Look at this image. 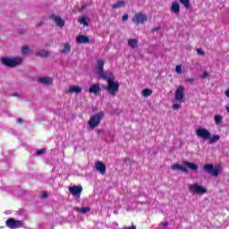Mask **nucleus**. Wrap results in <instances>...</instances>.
I'll return each instance as SVG.
<instances>
[{
    "label": "nucleus",
    "instance_id": "obj_1",
    "mask_svg": "<svg viewBox=\"0 0 229 229\" xmlns=\"http://www.w3.org/2000/svg\"><path fill=\"white\" fill-rule=\"evenodd\" d=\"M105 90L109 96H116L119 92V81H115V76L114 73H109V79L107 80V85L104 87Z\"/></svg>",
    "mask_w": 229,
    "mask_h": 229
},
{
    "label": "nucleus",
    "instance_id": "obj_2",
    "mask_svg": "<svg viewBox=\"0 0 229 229\" xmlns=\"http://www.w3.org/2000/svg\"><path fill=\"white\" fill-rule=\"evenodd\" d=\"M1 62L5 67H9L10 69H13V67H18L23 62L22 57H1Z\"/></svg>",
    "mask_w": 229,
    "mask_h": 229
},
{
    "label": "nucleus",
    "instance_id": "obj_3",
    "mask_svg": "<svg viewBox=\"0 0 229 229\" xmlns=\"http://www.w3.org/2000/svg\"><path fill=\"white\" fill-rule=\"evenodd\" d=\"M103 117H105V113L103 111L91 115L88 122L89 127L91 130H94V128H98V126L101 124V121H103Z\"/></svg>",
    "mask_w": 229,
    "mask_h": 229
},
{
    "label": "nucleus",
    "instance_id": "obj_4",
    "mask_svg": "<svg viewBox=\"0 0 229 229\" xmlns=\"http://www.w3.org/2000/svg\"><path fill=\"white\" fill-rule=\"evenodd\" d=\"M203 170L205 171V173H208V174L217 178V176H219V173L221 172V166L214 167V165L212 164H206L203 166Z\"/></svg>",
    "mask_w": 229,
    "mask_h": 229
},
{
    "label": "nucleus",
    "instance_id": "obj_5",
    "mask_svg": "<svg viewBox=\"0 0 229 229\" xmlns=\"http://www.w3.org/2000/svg\"><path fill=\"white\" fill-rule=\"evenodd\" d=\"M5 225L7 228L15 229V228H22L24 226V223L22 220H15L14 218H9L5 221Z\"/></svg>",
    "mask_w": 229,
    "mask_h": 229
},
{
    "label": "nucleus",
    "instance_id": "obj_6",
    "mask_svg": "<svg viewBox=\"0 0 229 229\" xmlns=\"http://www.w3.org/2000/svg\"><path fill=\"white\" fill-rule=\"evenodd\" d=\"M185 88L183 86H179L175 90L174 99L177 103H183L185 101Z\"/></svg>",
    "mask_w": 229,
    "mask_h": 229
},
{
    "label": "nucleus",
    "instance_id": "obj_7",
    "mask_svg": "<svg viewBox=\"0 0 229 229\" xmlns=\"http://www.w3.org/2000/svg\"><path fill=\"white\" fill-rule=\"evenodd\" d=\"M189 190L191 192H193L195 194H207V188L199 185V184H190Z\"/></svg>",
    "mask_w": 229,
    "mask_h": 229
},
{
    "label": "nucleus",
    "instance_id": "obj_8",
    "mask_svg": "<svg viewBox=\"0 0 229 229\" xmlns=\"http://www.w3.org/2000/svg\"><path fill=\"white\" fill-rule=\"evenodd\" d=\"M132 22L134 24H144L145 22H148V15L142 13H135L132 18Z\"/></svg>",
    "mask_w": 229,
    "mask_h": 229
},
{
    "label": "nucleus",
    "instance_id": "obj_9",
    "mask_svg": "<svg viewBox=\"0 0 229 229\" xmlns=\"http://www.w3.org/2000/svg\"><path fill=\"white\" fill-rule=\"evenodd\" d=\"M197 137L199 139H204V140H208L210 139V131L205 128H199L196 130Z\"/></svg>",
    "mask_w": 229,
    "mask_h": 229
},
{
    "label": "nucleus",
    "instance_id": "obj_10",
    "mask_svg": "<svg viewBox=\"0 0 229 229\" xmlns=\"http://www.w3.org/2000/svg\"><path fill=\"white\" fill-rule=\"evenodd\" d=\"M50 19L55 22V24L59 27V28H64V26H65V21H64V19H62L60 16H57L56 14L53 13L50 15Z\"/></svg>",
    "mask_w": 229,
    "mask_h": 229
},
{
    "label": "nucleus",
    "instance_id": "obj_11",
    "mask_svg": "<svg viewBox=\"0 0 229 229\" xmlns=\"http://www.w3.org/2000/svg\"><path fill=\"white\" fill-rule=\"evenodd\" d=\"M89 93L98 96V94L101 93V85L99 83L91 84L89 89Z\"/></svg>",
    "mask_w": 229,
    "mask_h": 229
},
{
    "label": "nucleus",
    "instance_id": "obj_12",
    "mask_svg": "<svg viewBox=\"0 0 229 229\" xmlns=\"http://www.w3.org/2000/svg\"><path fill=\"white\" fill-rule=\"evenodd\" d=\"M95 169L100 173V174L104 175L106 173V165L101 161H97L95 163Z\"/></svg>",
    "mask_w": 229,
    "mask_h": 229
},
{
    "label": "nucleus",
    "instance_id": "obj_13",
    "mask_svg": "<svg viewBox=\"0 0 229 229\" xmlns=\"http://www.w3.org/2000/svg\"><path fill=\"white\" fill-rule=\"evenodd\" d=\"M69 191L72 193V195L78 196L80 198V196H81V192L83 191V187H81V186H72V187L69 188Z\"/></svg>",
    "mask_w": 229,
    "mask_h": 229
},
{
    "label": "nucleus",
    "instance_id": "obj_14",
    "mask_svg": "<svg viewBox=\"0 0 229 229\" xmlns=\"http://www.w3.org/2000/svg\"><path fill=\"white\" fill-rule=\"evenodd\" d=\"M110 73L112 74V72H105V70H102L101 72H98V78L100 80H104L105 81H108L110 80Z\"/></svg>",
    "mask_w": 229,
    "mask_h": 229
},
{
    "label": "nucleus",
    "instance_id": "obj_15",
    "mask_svg": "<svg viewBox=\"0 0 229 229\" xmlns=\"http://www.w3.org/2000/svg\"><path fill=\"white\" fill-rule=\"evenodd\" d=\"M77 44H89L90 43V38L85 35H79L77 37Z\"/></svg>",
    "mask_w": 229,
    "mask_h": 229
},
{
    "label": "nucleus",
    "instance_id": "obj_16",
    "mask_svg": "<svg viewBox=\"0 0 229 229\" xmlns=\"http://www.w3.org/2000/svg\"><path fill=\"white\" fill-rule=\"evenodd\" d=\"M38 81L42 85H53V78L51 77H40Z\"/></svg>",
    "mask_w": 229,
    "mask_h": 229
},
{
    "label": "nucleus",
    "instance_id": "obj_17",
    "mask_svg": "<svg viewBox=\"0 0 229 229\" xmlns=\"http://www.w3.org/2000/svg\"><path fill=\"white\" fill-rule=\"evenodd\" d=\"M81 90H82L81 87L72 85V86H70L68 92L69 94H81Z\"/></svg>",
    "mask_w": 229,
    "mask_h": 229
},
{
    "label": "nucleus",
    "instance_id": "obj_18",
    "mask_svg": "<svg viewBox=\"0 0 229 229\" xmlns=\"http://www.w3.org/2000/svg\"><path fill=\"white\" fill-rule=\"evenodd\" d=\"M182 164L183 165H187V167H189V169H191V171H198L199 169L198 165L192 162L183 161Z\"/></svg>",
    "mask_w": 229,
    "mask_h": 229
},
{
    "label": "nucleus",
    "instance_id": "obj_19",
    "mask_svg": "<svg viewBox=\"0 0 229 229\" xmlns=\"http://www.w3.org/2000/svg\"><path fill=\"white\" fill-rule=\"evenodd\" d=\"M97 69H98V72H101V71H105V60H103V59L98 60Z\"/></svg>",
    "mask_w": 229,
    "mask_h": 229
},
{
    "label": "nucleus",
    "instance_id": "obj_20",
    "mask_svg": "<svg viewBox=\"0 0 229 229\" xmlns=\"http://www.w3.org/2000/svg\"><path fill=\"white\" fill-rule=\"evenodd\" d=\"M173 171H182V173H187V168L185 166L180 165L178 164H174L172 165Z\"/></svg>",
    "mask_w": 229,
    "mask_h": 229
},
{
    "label": "nucleus",
    "instance_id": "obj_21",
    "mask_svg": "<svg viewBox=\"0 0 229 229\" xmlns=\"http://www.w3.org/2000/svg\"><path fill=\"white\" fill-rule=\"evenodd\" d=\"M50 53L47 50H41L38 52H36V56H40L41 58H47L49 56Z\"/></svg>",
    "mask_w": 229,
    "mask_h": 229
},
{
    "label": "nucleus",
    "instance_id": "obj_22",
    "mask_svg": "<svg viewBox=\"0 0 229 229\" xmlns=\"http://www.w3.org/2000/svg\"><path fill=\"white\" fill-rule=\"evenodd\" d=\"M172 13L176 14L180 13V4H178V2L172 4Z\"/></svg>",
    "mask_w": 229,
    "mask_h": 229
},
{
    "label": "nucleus",
    "instance_id": "obj_23",
    "mask_svg": "<svg viewBox=\"0 0 229 229\" xmlns=\"http://www.w3.org/2000/svg\"><path fill=\"white\" fill-rule=\"evenodd\" d=\"M128 44L131 47V49H135V47L139 46V39L130 38L128 39Z\"/></svg>",
    "mask_w": 229,
    "mask_h": 229
},
{
    "label": "nucleus",
    "instance_id": "obj_24",
    "mask_svg": "<svg viewBox=\"0 0 229 229\" xmlns=\"http://www.w3.org/2000/svg\"><path fill=\"white\" fill-rule=\"evenodd\" d=\"M221 139V137L217 134L213 135L210 134V138L208 139V140H209L210 144H216V142H217L219 140Z\"/></svg>",
    "mask_w": 229,
    "mask_h": 229
},
{
    "label": "nucleus",
    "instance_id": "obj_25",
    "mask_svg": "<svg viewBox=\"0 0 229 229\" xmlns=\"http://www.w3.org/2000/svg\"><path fill=\"white\" fill-rule=\"evenodd\" d=\"M126 4V2L122 0V1H118L115 4H113L112 7L114 8V10H117V8H122V6H124Z\"/></svg>",
    "mask_w": 229,
    "mask_h": 229
},
{
    "label": "nucleus",
    "instance_id": "obj_26",
    "mask_svg": "<svg viewBox=\"0 0 229 229\" xmlns=\"http://www.w3.org/2000/svg\"><path fill=\"white\" fill-rule=\"evenodd\" d=\"M61 53H63V55H67L68 53H71V44L65 43L64 49L61 50Z\"/></svg>",
    "mask_w": 229,
    "mask_h": 229
},
{
    "label": "nucleus",
    "instance_id": "obj_27",
    "mask_svg": "<svg viewBox=\"0 0 229 229\" xmlns=\"http://www.w3.org/2000/svg\"><path fill=\"white\" fill-rule=\"evenodd\" d=\"M151 94H153V90H151L150 89H144L142 90V96H144V98H149Z\"/></svg>",
    "mask_w": 229,
    "mask_h": 229
},
{
    "label": "nucleus",
    "instance_id": "obj_28",
    "mask_svg": "<svg viewBox=\"0 0 229 229\" xmlns=\"http://www.w3.org/2000/svg\"><path fill=\"white\" fill-rule=\"evenodd\" d=\"M180 3L187 10H189V8H191V0H180Z\"/></svg>",
    "mask_w": 229,
    "mask_h": 229
},
{
    "label": "nucleus",
    "instance_id": "obj_29",
    "mask_svg": "<svg viewBox=\"0 0 229 229\" xmlns=\"http://www.w3.org/2000/svg\"><path fill=\"white\" fill-rule=\"evenodd\" d=\"M76 210L81 214H87V212H90V208H77Z\"/></svg>",
    "mask_w": 229,
    "mask_h": 229
},
{
    "label": "nucleus",
    "instance_id": "obj_30",
    "mask_svg": "<svg viewBox=\"0 0 229 229\" xmlns=\"http://www.w3.org/2000/svg\"><path fill=\"white\" fill-rule=\"evenodd\" d=\"M80 24H83L84 26H89V18L83 16L79 20Z\"/></svg>",
    "mask_w": 229,
    "mask_h": 229
},
{
    "label": "nucleus",
    "instance_id": "obj_31",
    "mask_svg": "<svg viewBox=\"0 0 229 229\" xmlns=\"http://www.w3.org/2000/svg\"><path fill=\"white\" fill-rule=\"evenodd\" d=\"M215 123H216V124H221V123H223V116L216 114L215 115Z\"/></svg>",
    "mask_w": 229,
    "mask_h": 229
},
{
    "label": "nucleus",
    "instance_id": "obj_32",
    "mask_svg": "<svg viewBox=\"0 0 229 229\" xmlns=\"http://www.w3.org/2000/svg\"><path fill=\"white\" fill-rule=\"evenodd\" d=\"M30 47L28 46H23L21 48V54L22 55H30Z\"/></svg>",
    "mask_w": 229,
    "mask_h": 229
},
{
    "label": "nucleus",
    "instance_id": "obj_33",
    "mask_svg": "<svg viewBox=\"0 0 229 229\" xmlns=\"http://www.w3.org/2000/svg\"><path fill=\"white\" fill-rule=\"evenodd\" d=\"M182 108V103H175L173 105V110H180Z\"/></svg>",
    "mask_w": 229,
    "mask_h": 229
},
{
    "label": "nucleus",
    "instance_id": "obj_34",
    "mask_svg": "<svg viewBox=\"0 0 229 229\" xmlns=\"http://www.w3.org/2000/svg\"><path fill=\"white\" fill-rule=\"evenodd\" d=\"M175 72H177V74H182V72L181 64L175 66Z\"/></svg>",
    "mask_w": 229,
    "mask_h": 229
},
{
    "label": "nucleus",
    "instance_id": "obj_35",
    "mask_svg": "<svg viewBox=\"0 0 229 229\" xmlns=\"http://www.w3.org/2000/svg\"><path fill=\"white\" fill-rule=\"evenodd\" d=\"M209 76H210V74L208 72H203L200 78H201V80H205V78H208Z\"/></svg>",
    "mask_w": 229,
    "mask_h": 229
},
{
    "label": "nucleus",
    "instance_id": "obj_36",
    "mask_svg": "<svg viewBox=\"0 0 229 229\" xmlns=\"http://www.w3.org/2000/svg\"><path fill=\"white\" fill-rule=\"evenodd\" d=\"M198 55H200V56H205V51H203L201 48L197 49Z\"/></svg>",
    "mask_w": 229,
    "mask_h": 229
},
{
    "label": "nucleus",
    "instance_id": "obj_37",
    "mask_svg": "<svg viewBox=\"0 0 229 229\" xmlns=\"http://www.w3.org/2000/svg\"><path fill=\"white\" fill-rule=\"evenodd\" d=\"M46 153V148H40L37 151V155H44Z\"/></svg>",
    "mask_w": 229,
    "mask_h": 229
},
{
    "label": "nucleus",
    "instance_id": "obj_38",
    "mask_svg": "<svg viewBox=\"0 0 229 229\" xmlns=\"http://www.w3.org/2000/svg\"><path fill=\"white\" fill-rule=\"evenodd\" d=\"M185 81H187L188 83H193L194 78H186Z\"/></svg>",
    "mask_w": 229,
    "mask_h": 229
},
{
    "label": "nucleus",
    "instance_id": "obj_39",
    "mask_svg": "<svg viewBox=\"0 0 229 229\" xmlns=\"http://www.w3.org/2000/svg\"><path fill=\"white\" fill-rule=\"evenodd\" d=\"M159 225H160L161 226H164L165 228L167 227V226H169V224H168V223H163V222H161Z\"/></svg>",
    "mask_w": 229,
    "mask_h": 229
},
{
    "label": "nucleus",
    "instance_id": "obj_40",
    "mask_svg": "<svg viewBox=\"0 0 229 229\" xmlns=\"http://www.w3.org/2000/svg\"><path fill=\"white\" fill-rule=\"evenodd\" d=\"M123 229H137V226H135V225H132L131 226L129 227H123Z\"/></svg>",
    "mask_w": 229,
    "mask_h": 229
},
{
    "label": "nucleus",
    "instance_id": "obj_41",
    "mask_svg": "<svg viewBox=\"0 0 229 229\" xmlns=\"http://www.w3.org/2000/svg\"><path fill=\"white\" fill-rule=\"evenodd\" d=\"M41 198H47V191H43Z\"/></svg>",
    "mask_w": 229,
    "mask_h": 229
},
{
    "label": "nucleus",
    "instance_id": "obj_42",
    "mask_svg": "<svg viewBox=\"0 0 229 229\" xmlns=\"http://www.w3.org/2000/svg\"><path fill=\"white\" fill-rule=\"evenodd\" d=\"M122 20H123V21H128V14H124V15L122 17Z\"/></svg>",
    "mask_w": 229,
    "mask_h": 229
},
{
    "label": "nucleus",
    "instance_id": "obj_43",
    "mask_svg": "<svg viewBox=\"0 0 229 229\" xmlns=\"http://www.w3.org/2000/svg\"><path fill=\"white\" fill-rule=\"evenodd\" d=\"M44 25V21H39L36 24V26L38 28L40 26H43Z\"/></svg>",
    "mask_w": 229,
    "mask_h": 229
},
{
    "label": "nucleus",
    "instance_id": "obj_44",
    "mask_svg": "<svg viewBox=\"0 0 229 229\" xmlns=\"http://www.w3.org/2000/svg\"><path fill=\"white\" fill-rule=\"evenodd\" d=\"M160 26L155 27L152 29V31H158V30H160Z\"/></svg>",
    "mask_w": 229,
    "mask_h": 229
},
{
    "label": "nucleus",
    "instance_id": "obj_45",
    "mask_svg": "<svg viewBox=\"0 0 229 229\" xmlns=\"http://www.w3.org/2000/svg\"><path fill=\"white\" fill-rule=\"evenodd\" d=\"M16 121H17V123H19L20 124L23 123L22 118H17Z\"/></svg>",
    "mask_w": 229,
    "mask_h": 229
},
{
    "label": "nucleus",
    "instance_id": "obj_46",
    "mask_svg": "<svg viewBox=\"0 0 229 229\" xmlns=\"http://www.w3.org/2000/svg\"><path fill=\"white\" fill-rule=\"evenodd\" d=\"M22 33H26V30L19 31V34H20V35H22Z\"/></svg>",
    "mask_w": 229,
    "mask_h": 229
},
{
    "label": "nucleus",
    "instance_id": "obj_47",
    "mask_svg": "<svg viewBox=\"0 0 229 229\" xmlns=\"http://www.w3.org/2000/svg\"><path fill=\"white\" fill-rule=\"evenodd\" d=\"M98 133H103V130H98Z\"/></svg>",
    "mask_w": 229,
    "mask_h": 229
},
{
    "label": "nucleus",
    "instance_id": "obj_48",
    "mask_svg": "<svg viewBox=\"0 0 229 229\" xmlns=\"http://www.w3.org/2000/svg\"><path fill=\"white\" fill-rule=\"evenodd\" d=\"M86 8H87V5H83V6L81 7L82 10H85Z\"/></svg>",
    "mask_w": 229,
    "mask_h": 229
}]
</instances>
